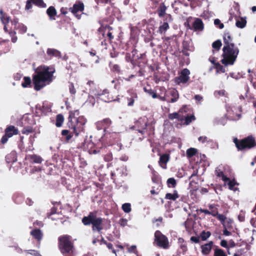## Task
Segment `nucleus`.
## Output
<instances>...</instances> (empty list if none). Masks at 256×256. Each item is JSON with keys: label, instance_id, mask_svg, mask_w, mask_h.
Here are the masks:
<instances>
[{"label": "nucleus", "instance_id": "obj_1", "mask_svg": "<svg viewBox=\"0 0 256 256\" xmlns=\"http://www.w3.org/2000/svg\"><path fill=\"white\" fill-rule=\"evenodd\" d=\"M79 115L78 110H70L68 112L66 126L69 130H63L61 132L64 143H70L74 136L76 138L84 131V126L87 120L84 116Z\"/></svg>", "mask_w": 256, "mask_h": 256}, {"label": "nucleus", "instance_id": "obj_2", "mask_svg": "<svg viewBox=\"0 0 256 256\" xmlns=\"http://www.w3.org/2000/svg\"><path fill=\"white\" fill-rule=\"evenodd\" d=\"M50 68L47 66H40L36 70V74L33 76L32 80L34 88L36 90H39L42 88L46 82H50L52 80L53 73L54 70H50Z\"/></svg>", "mask_w": 256, "mask_h": 256}, {"label": "nucleus", "instance_id": "obj_3", "mask_svg": "<svg viewBox=\"0 0 256 256\" xmlns=\"http://www.w3.org/2000/svg\"><path fill=\"white\" fill-rule=\"evenodd\" d=\"M58 248L64 256H74V245L72 236L63 234L58 238Z\"/></svg>", "mask_w": 256, "mask_h": 256}, {"label": "nucleus", "instance_id": "obj_4", "mask_svg": "<svg viewBox=\"0 0 256 256\" xmlns=\"http://www.w3.org/2000/svg\"><path fill=\"white\" fill-rule=\"evenodd\" d=\"M222 59L221 62L225 66L233 65L239 54V49L234 44L224 46L222 48Z\"/></svg>", "mask_w": 256, "mask_h": 256}, {"label": "nucleus", "instance_id": "obj_5", "mask_svg": "<svg viewBox=\"0 0 256 256\" xmlns=\"http://www.w3.org/2000/svg\"><path fill=\"white\" fill-rule=\"evenodd\" d=\"M82 221L84 226L92 224L93 231L100 232L103 229V218L98 217L96 212H90L88 216H85L82 218Z\"/></svg>", "mask_w": 256, "mask_h": 256}, {"label": "nucleus", "instance_id": "obj_6", "mask_svg": "<svg viewBox=\"0 0 256 256\" xmlns=\"http://www.w3.org/2000/svg\"><path fill=\"white\" fill-rule=\"evenodd\" d=\"M233 142L238 151H246L256 147V140L252 135L241 140L235 138L233 140Z\"/></svg>", "mask_w": 256, "mask_h": 256}, {"label": "nucleus", "instance_id": "obj_7", "mask_svg": "<svg viewBox=\"0 0 256 256\" xmlns=\"http://www.w3.org/2000/svg\"><path fill=\"white\" fill-rule=\"evenodd\" d=\"M87 85L89 86L90 92L96 96H98L100 98L103 100L105 102H110L113 100L112 98L107 97L104 98V96L106 94H108L109 92L108 90H104L102 93H100L96 88V84L94 81L89 80L87 82Z\"/></svg>", "mask_w": 256, "mask_h": 256}, {"label": "nucleus", "instance_id": "obj_8", "mask_svg": "<svg viewBox=\"0 0 256 256\" xmlns=\"http://www.w3.org/2000/svg\"><path fill=\"white\" fill-rule=\"evenodd\" d=\"M154 242L158 246L164 249H167L170 246L168 238L158 230L154 232Z\"/></svg>", "mask_w": 256, "mask_h": 256}, {"label": "nucleus", "instance_id": "obj_9", "mask_svg": "<svg viewBox=\"0 0 256 256\" xmlns=\"http://www.w3.org/2000/svg\"><path fill=\"white\" fill-rule=\"evenodd\" d=\"M4 134L1 138V143L5 144L8 140V139L14 135L18 134L19 131L14 126L10 125L6 127L4 130Z\"/></svg>", "mask_w": 256, "mask_h": 256}, {"label": "nucleus", "instance_id": "obj_10", "mask_svg": "<svg viewBox=\"0 0 256 256\" xmlns=\"http://www.w3.org/2000/svg\"><path fill=\"white\" fill-rule=\"evenodd\" d=\"M190 188L192 189V191H196L199 188L198 181L199 176L198 175V170L196 169L194 170L192 174L189 177Z\"/></svg>", "mask_w": 256, "mask_h": 256}, {"label": "nucleus", "instance_id": "obj_11", "mask_svg": "<svg viewBox=\"0 0 256 256\" xmlns=\"http://www.w3.org/2000/svg\"><path fill=\"white\" fill-rule=\"evenodd\" d=\"M84 10V4L81 1H77L73 4L72 7L69 8V10L78 18L80 19V14H78V12H82Z\"/></svg>", "mask_w": 256, "mask_h": 256}, {"label": "nucleus", "instance_id": "obj_12", "mask_svg": "<svg viewBox=\"0 0 256 256\" xmlns=\"http://www.w3.org/2000/svg\"><path fill=\"white\" fill-rule=\"evenodd\" d=\"M190 70L186 68H184L181 71L180 76L175 78V81L178 84H186L190 80Z\"/></svg>", "mask_w": 256, "mask_h": 256}, {"label": "nucleus", "instance_id": "obj_13", "mask_svg": "<svg viewBox=\"0 0 256 256\" xmlns=\"http://www.w3.org/2000/svg\"><path fill=\"white\" fill-rule=\"evenodd\" d=\"M172 16L170 14H166L164 22L160 26L157 32L161 34H164L170 28L168 22H172Z\"/></svg>", "mask_w": 256, "mask_h": 256}, {"label": "nucleus", "instance_id": "obj_14", "mask_svg": "<svg viewBox=\"0 0 256 256\" xmlns=\"http://www.w3.org/2000/svg\"><path fill=\"white\" fill-rule=\"evenodd\" d=\"M84 149L87 150L90 154H96L100 152L95 148V144L91 140H86L83 144Z\"/></svg>", "mask_w": 256, "mask_h": 256}, {"label": "nucleus", "instance_id": "obj_15", "mask_svg": "<svg viewBox=\"0 0 256 256\" xmlns=\"http://www.w3.org/2000/svg\"><path fill=\"white\" fill-rule=\"evenodd\" d=\"M179 98V94L175 89H172L168 92V94H166L162 98L163 100H166L168 102L174 103L176 102Z\"/></svg>", "mask_w": 256, "mask_h": 256}, {"label": "nucleus", "instance_id": "obj_16", "mask_svg": "<svg viewBox=\"0 0 256 256\" xmlns=\"http://www.w3.org/2000/svg\"><path fill=\"white\" fill-rule=\"evenodd\" d=\"M112 124V120L110 118H107L98 121L96 123V126L98 130H104V132H106V130L110 127Z\"/></svg>", "mask_w": 256, "mask_h": 256}, {"label": "nucleus", "instance_id": "obj_17", "mask_svg": "<svg viewBox=\"0 0 256 256\" xmlns=\"http://www.w3.org/2000/svg\"><path fill=\"white\" fill-rule=\"evenodd\" d=\"M147 125V120L140 118L136 122L135 126L137 128V130L144 134L146 130Z\"/></svg>", "mask_w": 256, "mask_h": 256}, {"label": "nucleus", "instance_id": "obj_18", "mask_svg": "<svg viewBox=\"0 0 256 256\" xmlns=\"http://www.w3.org/2000/svg\"><path fill=\"white\" fill-rule=\"evenodd\" d=\"M214 242L212 241H209L208 242L200 246L201 252L204 256H208L210 252L214 246H215Z\"/></svg>", "mask_w": 256, "mask_h": 256}, {"label": "nucleus", "instance_id": "obj_19", "mask_svg": "<svg viewBox=\"0 0 256 256\" xmlns=\"http://www.w3.org/2000/svg\"><path fill=\"white\" fill-rule=\"evenodd\" d=\"M188 28L193 30L194 31H202L204 28V24L202 20L200 18H196L194 21L192 23V26L188 24Z\"/></svg>", "mask_w": 256, "mask_h": 256}, {"label": "nucleus", "instance_id": "obj_20", "mask_svg": "<svg viewBox=\"0 0 256 256\" xmlns=\"http://www.w3.org/2000/svg\"><path fill=\"white\" fill-rule=\"evenodd\" d=\"M30 234L32 238L37 241L40 245L43 237V234L42 230L39 228H34L30 232Z\"/></svg>", "mask_w": 256, "mask_h": 256}, {"label": "nucleus", "instance_id": "obj_21", "mask_svg": "<svg viewBox=\"0 0 256 256\" xmlns=\"http://www.w3.org/2000/svg\"><path fill=\"white\" fill-rule=\"evenodd\" d=\"M137 66H138L140 68V69L138 70V72H136V74H131L128 78H125L124 79L126 81L129 82L131 80V79H132L137 76H144L146 71L142 68L141 67L140 62H138Z\"/></svg>", "mask_w": 256, "mask_h": 256}, {"label": "nucleus", "instance_id": "obj_22", "mask_svg": "<svg viewBox=\"0 0 256 256\" xmlns=\"http://www.w3.org/2000/svg\"><path fill=\"white\" fill-rule=\"evenodd\" d=\"M170 156L168 154H164L160 156L158 164L164 169L166 168V164L169 161Z\"/></svg>", "mask_w": 256, "mask_h": 256}, {"label": "nucleus", "instance_id": "obj_23", "mask_svg": "<svg viewBox=\"0 0 256 256\" xmlns=\"http://www.w3.org/2000/svg\"><path fill=\"white\" fill-rule=\"evenodd\" d=\"M26 158L32 164H40L42 161V157L36 154H30L27 156Z\"/></svg>", "mask_w": 256, "mask_h": 256}, {"label": "nucleus", "instance_id": "obj_24", "mask_svg": "<svg viewBox=\"0 0 256 256\" xmlns=\"http://www.w3.org/2000/svg\"><path fill=\"white\" fill-rule=\"evenodd\" d=\"M182 120L180 122L184 125L190 124L192 121L195 120L196 118L194 114H189L186 116H182V118H181Z\"/></svg>", "mask_w": 256, "mask_h": 256}, {"label": "nucleus", "instance_id": "obj_25", "mask_svg": "<svg viewBox=\"0 0 256 256\" xmlns=\"http://www.w3.org/2000/svg\"><path fill=\"white\" fill-rule=\"evenodd\" d=\"M46 14L49 17L50 20H55L56 16L57 14V11L53 6H50L46 11Z\"/></svg>", "mask_w": 256, "mask_h": 256}, {"label": "nucleus", "instance_id": "obj_26", "mask_svg": "<svg viewBox=\"0 0 256 256\" xmlns=\"http://www.w3.org/2000/svg\"><path fill=\"white\" fill-rule=\"evenodd\" d=\"M108 66L112 72L118 74L122 73L121 68L119 64H114L112 62H110Z\"/></svg>", "mask_w": 256, "mask_h": 256}, {"label": "nucleus", "instance_id": "obj_27", "mask_svg": "<svg viewBox=\"0 0 256 256\" xmlns=\"http://www.w3.org/2000/svg\"><path fill=\"white\" fill-rule=\"evenodd\" d=\"M46 53L50 58L55 56L58 58L62 57L61 53L60 51L56 49L48 48L47 50Z\"/></svg>", "mask_w": 256, "mask_h": 256}, {"label": "nucleus", "instance_id": "obj_28", "mask_svg": "<svg viewBox=\"0 0 256 256\" xmlns=\"http://www.w3.org/2000/svg\"><path fill=\"white\" fill-rule=\"evenodd\" d=\"M8 40H2L0 39V49L1 51L6 52L10 50V47L8 44Z\"/></svg>", "mask_w": 256, "mask_h": 256}, {"label": "nucleus", "instance_id": "obj_29", "mask_svg": "<svg viewBox=\"0 0 256 256\" xmlns=\"http://www.w3.org/2000/svg\"><path fill=\"white\" fill-rule=\"evenodd\" d=\"M223 39L224 46H228L230 45V44H234L232 42V38L229 32H226L224 33Z\"/></svg>", "mask_w": 256, "mask_h": 256}, {"label": "nucleus", "instance_id": "obj_30", "mask_svg": "<svg viewBox=\"0 0 256 256\" xmlns=\"http://www.w3.org/2000/svg\"><path fill=\"white\" fill-rule=\"evenodd\" d=\"M0 19L4 24H8L10 21V17L2 9L0 10Z\"/></svg>", "mask_w": 256, "mask_h": 256}, {"label": "nucleus", "instance_id": "obj_31", "mask_svg": "<svg viewBox=\"0 0 256 256\" xmlns=\"http://www.w3.org/2000/svg\"><path fill=\"white\" fill-rule=\"evenodd\" d=\"M184 109H180L178 112H174L172 114H170L168 115V118L170 120H174V119H177L179 122H180L182 119V116H180V113L182 114V112Z\"/></svg>", "mask_w": 256, "mask_h": 256}, {"label": "nucleus", "instance_id": "obj_32", "mask_svg": "<svg viewBox=\"0 0 256 256\" xmlns=\"http://www.w3.org/2000/svg\"><path fill=\"white\" fill-rule=\"evenodd\" d=\"M166 8H167L164 2L160 4L157 10V12L159 17L162 18L164 16H166L167 14H166Z\"/></svg>", "mask_w": 256, "mask_h": 256}, {"label": "nucleus", "instance_id": "obj_33", "mask_svg": "<svg viewBox=\"0 0 256 256\" xmlns=\"http://www.w3.org/2000/svg\"><path fill=\"white\" fill-rule=\"evenodd\" d=\"M128 101V106H132L134 104L135 100L138 99L137 94L135 92L132 93L129 96L126 98Z\"/></svg>", "mask_w": 256, "mask_h": 256}, {"label": "nucleus", "instance_id": "obj_34", "mask_svg": "<svg viewBox=\"0 0 256 256\" xmlns=\"http://www.w3.org/2000/svg\"><path fill=\"white\" fill-rule=\"evenodd\" d=\"M179 198V195L177 190H174L172 194L167 193L165 196V198L166 200H172L175 201Z\"/></svg>", "mask_w": 256, "mask_h": 256}, {"label": "nucleus", "instance_id": "obj_35", "mask_svg": "<svg viewBox=\"0 0 256 256\" xmlns=\"http://www.w3.org/2000/svg\"><path fill=\"white\" fill-rule=\"evenodd\" d=\"M6 161L7 163H13L16 160V154L14 152H10L6 156Z\"/></svg>", "mask_w": 256, "mask_h": 256}, {"label": "nucleus", "instance_id": "obj_36", "mask_svg": "<svg viewBox=\"0 0 256 256\" xmlns=\"http://www.w3.org/2000/svg\"><path fill=\"white\" fill-rule=\"evenodd\" d=\"M218 205L216 204H210L208 205V208L210 210V215L213 216H216L218 215Z\"/></svg>", "mask_w": 256, "mask_h": 256}, {"label": "nucleus", "instance_id": "obj_37", "mask_svg": "<svg viewBox=\"0 0 256 256\" xmlns=\"http://www.w3.org/2000/svg\"><path fill=\"white\" fill-rule=\"evenodd\" d=\"M64 122V117L62 114H58L56 116V126L58 128L61 127Z\"/></svg>", "mask_w": 256, "mask_h": 256}, {"label": "nucleus", "instance_id": "obj_38", "mask_svg": "<svg viewBox=\"0 0 256 256\" xmlns=\"http://www.w3.org/2000/svg\"><path fill=\"white\" fill-rule=\"evenodd\" d=\"M214 250V256H228L226 252L218 246H215V248Z\"/></svg>", "mask_w": 256, "mask_h": 256}, {"label": "nucleus", "instance_id": "obj_39", "mask_svg": "<svg viewBox=\"0 0 256 256\" xmlns=\"http://www.w3.org/2000/svg\"><path fill=\"white\" fill-rule=\"evenodd\" d=\"M211 236V232L210 231L202 230L200 234V238L202 241H206Z\"/></svg>", "mask_w": 256, "mask_h": 256}, {"label": "nucleus", "instance_id": "obj_40", "mask_svg": "<svg viewBox=\"0 0 256 256\" xmlns=\"http://www.w3.org/2000/svg\"><path fill=\"white\" fill-rule=\"evenodd\" d=\"M118 134L116 132H112V133H106L105 136L106 138H109L110 140L108 141V144L110 145H112L113 144V142L114 140L116 138Z\"/></svg>", "mask_w": 256, "mask_h": 256}, {"label": "nucleus", "instance_id": "obj_41", "mask_svg": "<svg viewBox=\"0 0 256 256\" xmlns=\"http://www.w3.org/2000/svg\"><path fill=\"white\" fill-rule=\"evenodd\" d=\"M182 50H186L190 52H192L194 50V48L190 45V42L184 40L182 43Z\"/></svg>", "mask_w": 256, "mask_h": 256}, {"label": "nucleus", "instance_id": "obj_42", "mask_svg": "<svg viewBox=\"0 0 256 256\" xmlns=\"http://www.w3.org/2000/svg\"><path fill=\"white\" fill-rule=\"evenodd\" d=\"M35 130L31 126H25L22 130V133L24 134L28 135L30 134L33 133Z\"/></svg>", "mask_w": 256, "mask_h": 256}, {"label": "nucleus", "instance_id": "obj_43", "mask_svg": "<svg viewBox=\"0 0 256 256\" xmlns=\"http://www.w3.org/2000/svg\"><path fill=\"white\" fill-rule=\"evenodd\" d=\"M246 24V19L241 18L240 20H237L236 22V26L240 28H244Z\"/></svg>", "mask_w": 256, "mask_h": 256}, {"label": "nucleus", "instance_id": "obj_44", "mask_svg": "<svg viewBox=\"0 0 256 256\" xmlns=\"http://www.w3.org/2000/svg\"><path fill=\"white\" fill-rule=\"evenodd\" d=\"M176 184V180L174 178H169L166 181V184L170 188H174Z\"/></svg>", "mask_w": 256, "mask_h": 256}, {"label": "nucleus", "instance_id": "obj_45", "mask_svg": "<svg viewBox=\"0 0 256 256\" xmlns=\"http://www.w3.org/2000/svg\"><path fill=\"white\" fill-rule=\"evenodd\" d=\"M214 96L216 98H220V96H226L227 97L228 94L224 90H216L214 92Z\"/></svg>", "mask_w": 256, "mask_h": 256}, {"label": "nucleus", "instance_id": "obj_46", "mask_svg": "<svg viewBox=\"0 0 256 256\" xmlns=\"http://www.w3.org/2000/svg\"><path fill=\"white\" fill-rule=\"evenodd\" d=\"M122 80L120 78H116L112 81V82L114 84V88L116 90H120L121 88Z\"/></svg>", "mask_w": 256, "mask_h": 256}, {"label": "nucleus", "instance_id": "obj_47", "mask_svg": "<svg viewBox=\"0 0 256 256\" xmlns=\"http://www.w3.org/2000/svg\"><path fill=\"white\" fill-rule=\"evenodd\" d=\"M180 109H184L183 110L182 112V114L180 113L181 116H186L187 114H188L191 112V108L190 106H184L182 108Z\"/></svg>", "mask_w": 256, "mask_h": 256}, {"label": "nucleus", "instance_id": "obj_48", "mask_svg": "<svg viewBox=\"0 0 256 256\" xmlns=\"http://www.w3.org/2000/svg\"><path fill=\"white\" fill-rule=\"evenodd\" d=\"M22 120L26 122L25 124H35L33 116L30 117L28 115L24 116Z\"/></svg>", "mask_w": 256, "mask_h": 256}, {"label": "nucleus", "instance_id": "obj_49", "mask_svg": "<svg viewBox=\"0 0 256 256\" xmlns=\"http://www.w3.org/2000/svg\"><path fill=\"white\" fill-rule=\"evenodd\" d=\"M222 46V43L220 40H218L212 44V48L217 51L220 49Z\"/></svg>", "mask_w": 256, "mask_h": 256}, {"label": "nucleus", "instance_id": "obj_50", "mask_svg": "<svg viewBox=\"0 0 256 256\" xmlns=\"http://www.w3.org/2000/svg\"><path fill=\"white\" fill-rule=\"evenodd\" d=\"M197 152V150L195 148H190L186 150V156L188 158H192L196 155Z\"/></svg>", "mask_w": 256, "mask_h": 256}, {"label": "nucleus", "instance_id": "obj_51", "mask_svg": "<svg viewBox=\"0 0 256 256\" xmlns=\"http://www.w3.org/2000/svg\"><path fill=\"white\" fill-rule=\"evenodd\" d=\"M32 4L38 6L40 8L46 7V4L44 2L43 0H31Z\"/></svg>", "mask_w": 256, "mask_h": 256}, {"label": "nucleus", "instance_id": "obj_52", "mask_svg": "<svg viewBox=\"0 0 256 256\" xmlns=\"http://www.w3.org/2000/svg\"><path fill=\"white\" fill-rule=\"evenodd\" d=\"M214 217H216V218L220 222L223 226H225V222L226 218L224 215L222 214H219L218 212V215L214 216Z\"/></svg>", "mask_w": 256, "mask_h": 256}, {"label": "nucleus", "instance_id": "obj_53", "mask_svg": "<svg viewBox=\"0 0 256 256\" xmlns=\"http://www.w3.org/2000/svg\"><path fill=\"white\" fill-rule=\"evenodd\" d=\"M214 68L218 72H221L224 73L226 71L225 68L218 62L215 64Z\"/></svg>", "mask_w": 256, "mask_h": 256}, {"label": "nucleus", "instance_id": "obj_54", "mask_svg": "<svg viewBox=\"0 0 256 256\" xmlns=\"http://www.w3.org/2000/svg\"><path fill=\"white\" fill-rule=\"evenodd\" d=\"M122 210L126 213H129L131 209V205L130 203H125L122 205Z\"/></svg>", "mask_w": 256, "mask_h": 256}, {"label": "nucleus", "instance_id": "obj_55", "mask_svg": "<svg viewBox=\"0 0 256 256\" xmlns=\"http://www.w3.org/2000/svg\"><path fill=\"white\" fill-rule=\"evenodd\" d=\"M162 189V186L160 184L156 189H155L154 186H152V190L150 191V192L152 195L158 194Z\"/></svg>", "mask_w": 256, "mask_h": 256}, {"label": "nucleus", "instance_id": "obj_56", "mask_svg": "<svg viewBox=\"0 0 256 256\" xmlns=\"http://www.w3.org/2000/svg\"><path fill=\"white\" fill-rule=\"evenodd\" d=\"M24 80V82L22 84V86L23 88H26L30 84L31 80L30 77L25 76Z\"/></svg>", "mask_w": 256, "mask_h": 256}, {"label": "nucleus", "instance_id": "obj_57", "mask_svg": "<svg viewBox=\"0 0 256 256\" xmlns=\"http://www.w3.org/2000/svg\"><path fill=\"white\" fill-rule=\"evenodd\" d=\"M152 180L154 183L158 184V186L160 184L162 186L161 182L158 175L154 174L152 178Z\"/></svg>", "mask_w": 256, "mask_h": 256}, {"label": "nucleus", "instance_id": "obj_58", "mask_svg": "<svg viewBox=\"0 0 256 256\" xmlns=\"http://www.w3.org/2000/svg\"><path fill=\"white\" fill-rule=\"evenodd\" d=\"M9 34L12 37V42L15 43L18 40V38L16 36V32L14 30H10V32H9Z\"/></svg>", "mask_w": 256, "mask_h": 256}, {"label": "nucleus", "instance_id": "obj_59", "mask_svg": "<svg viewBox=\"0 0 256 256\" xmlns=\"http://www.w3.org/2000/svg\"><path fill=\"white\" fill-rule=\"evenodd\" d=\"M68 88L70 93L72 95H74L76 93V90L74 88V84L72 82H70Z\"/></svg>", "mask_w": 256, "mask_h": 256}, {"label": "nucleus", "instance_id": "obj_60", "mask_svg": "<svg viewBox=\"0 0 256 256\" xmlns=\"http://www.w3.org/2000/svg\"><path fill=\"white\" fill-rule=\"evenodd\" d=\"M112 154L111 152L108 153L104 155V159L106 162H109L112 160Z\"/></svg>", "mask_w": 256, "mask_h": 256}, {"label": "nucleus", "instance_id": "obj_61", "mask_svg": "<svg viewBox=\"0 0 256 256\" xmlns=\"http://www.w3.org/2000/svg\"><path fill=\"white\" fill-rule=\"evenodd\" d=\"M26 252L34 256H42L38 251L34 250H27Z\"/></svg>", "mask_w": 256, "mask_h": 256}, {"label": "nucleus", "instance_id": "obj_62", "mask_svg": "<svg viewBox=\"0 0 256 256\" xmlns=\"http://www.w3.org/2000/svg\"><path fill=\"white\" fill-rule=\"evenodd\" d=\"M214 24L216 26H218L220 29H222L224 27V25L221 22L219 19H216L214 20Z\"/></svg>", "mask_w": 256, "mask_h": 256}, {"label": "nucleus", "instance_id": "obj_63", "mask_svg": "<svg viewBox=\"0 0 256 256\" xmlns=\"http://www.w3.org/2000/svg\"><path fill=\"white\" fill-rule=\"evenodd\" d=\"M236 182L234 180H229L228 183L229 188L232 190H234V188L236 185Z\"/></svg>", "mask_w": 256, "mask_h": 256}, {"label": "nucleus", "instance_id": "obj_64", "mask_svg": "<svg viewBox=\"0 0 256 256\" xmlns=\"http://www.w3.org/2000/svg\"><path fill=\"white\" fill-rule=\"evenodd\" d=\"M220 245L221 246L226 248L227 250H229V246L228 244V242L225 240H221L220 242Z\"/></svg>", "mask_w": 256, "mask_h": 256}]
</instances>
